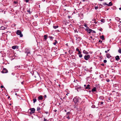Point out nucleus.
Masks as SVG:
<instances>
[{"instance_id": "obj_1", "label": "nucleus", "mask_w": 121, "mask_h": 121, "mask_svg": "<svg viewBox=\"0 0 121 121\" xmlns=\"http://www.w3.org/2000/svg\"><path fill=\"white\" fill-rule=\"evenodd\" d=\"M73 100L74 102L75 105L76 104H78V103H80L81 102V99L79 97H75L73 99Z\"/></svg>"}, {"instance_id": "obj_2", "label": "nucleus", "mask_w": 121, "mask_h": 121, "mask_svg": "<svg viewBox=\"0 0 121 121\" xmlns=\"http://www.w3.org/2000/svg\"><path fill=\"white\" fill-rule=\"evenodd\" d=\"M35 110L34 108H30L28 110V112H29L30 114H32L34 113Z\"/></svg>"}, {"instance_id": "obj_3", "label": "nucleus", "mask_w": 121, "mask_h": 121, "mask_svg": "<svg viewBox=\"0 0 121 121\" xmlns=\"http://www.w3.org/2000/svg\"><path fill=\"white\" fill-rule=\"evenodd\" d=\"M16 33L18 35H19L20 37H23V35L22 34L21 31L20 30H17Z\"/></svg>"}, {"instance_id": "obj_4", "label": "nucleus", "mask_w": 121, "mask_h": 121, "mask_svg": "<svg viewBox=\"0 0 121 121\" xmlns=\"http://www.w3.org/2000/svg\"><path fill=\"white\" fill-rule=\"evenodd\" d=\"M90 57V55H85L84 56V59L86 60H88Z\"/></svg>"}, {"instance_id": "obj_5", "label": "nucleus", "mask_w": 121, "mask_h": 121, "mask_svg": "<svg viewBox=\"0 0 121 121\" xmlns=\"http://www.w3.org/2000/svg\"><path fill=\"white\" fill-rule=\"evenodd\" d=\"M85 30L89 33H90L92 31V30L91 29H89V27L88 28L86 29Z\"/></svg>"}, {"instance_id": "obj_6", "label": "nucleus", "mask_w": 121, "mask_h": 121, "mask_svg": "<svg viewBox=\"0 0 121 121\" xmlns=\"http://www.w3.org/2000/svg\"><path fill=\"white\" fill-rule=\"evenodd\" d=\"M70 113H71L70 112H68L66 113V118L68 119H70V117H69V115Z\"/></svg>"}, {"instance_id": "obj_7", "label": "nucleus", "mask_w": 121, "mask_h": 121, "mask_svg": "<svg viewBox=\"0 0 121 121\" xmlns=\"http://www.w3.org/2000/svg\"><path fill=\"white\" fill-rule=\"evenodd\" d=\"M2 73H6L8 72V70L6 68H4L1 72Z\"/></svg>"}, {"instance_id": "obj_8", "label": "nucleus", "mask_w": 121, "mask_h": 121, "mask_svg": "<svg viewBox=\"0 0 121 121\" xmlns=\"http://www.w3.org/2000/svg\"><path fill=\"white\" fill-rule=\"evenodd\" d=\"M26 53L27 54V55L29 54H30V50L26 48L25 49Z\"/></svg>"}, {"instance_id": "obj_9", "label": "nucleus", "mask_w": 121, "mask_h": 121, "mask_svg": "<svg viewBox=\"0 0 121 121\" xmlns=\"http://www.w3.org/2000/svg\"><path fill=\"white\" fill-rule=\"evenodd\" d=\"M39 100H42L43 99V97L42 95H40L39 96L38 98Z\"/></svg>"}, {"instance_id": "obj_10", "label": "nucleus", "mask_w": 121, "mask_h": 121, "mask_svg": "<svg viewBox=\"0 0 121 121\" xmlns=\"http://www.w3.org/2000/svg\"><path fill=\"white\" fill-rule=\"evenodd\" d=\"M12 48L13 49H18V47L17 46H13L12 47Z\"/></svg>"}, {"instance_id": "obj_11", "label": "nucleus", "mask_w": 121, "mask_h": 121, "mask_svg": "<svg viewBox=\"0 0 121 121\" xmlns=\"http://www.w3.org/2000/svg\"><path fill=\"white\" fill-rule=\"evenodd\" d=\"M92 20L94 21V22L95 24L97 23L98 21V20L97 19H94V20Z\"/></svg>"}, {"instance_id": "obj_12", "label": "nucleus", "mask_w": 121, "mask_h": 121, "mask_svg": "<svg viewBox=\"0 0 121 121\" xmlns=\"http://www.w3.org/2000/svg\"><path fill=\"white\" fill-rule=\"evenodd\" d=\"M100 38L102 40H105V39L104 35H102L101 36H100Z\"/></svg>"}, {"instance_id": "obj_13", "label": "nucleus", "mask_w": 121, "mask_h": 121, "mask_svg": "<svg viewBox=\"0 0 121 121\" xmlns=\"http://www.w3.org/2000/svg\"><path fill=\"white\" fill-rule=\"evenodd\" d=\"M85 89H90V85L89 84H88L86 86V87L85 88Z\"/></svg>"}, {"instance_id": "obj_14", "label": "nucleus", "mask_w": 121, "mask_h": 121, "mask_svg": "<svg viewBox=\"0 0 121 121\" xmlns=\"http://www.w3.org/2000/svg\"><path fill=\"white\" fill-rule=\"evenodd\" d=\"M104 99V98L102 96L100 97L99 98V101L102 100H103Z\"/></svg>"}, {"instance_id": "obj_15", "label": "nucleus", "mask_w": 121, "mask_h": 121, "mask_svg": "<svg viewBox=\"0 0 121 121\" xmlns=\"http://www.w3.org/2000/svg\"><path fill=\"white\" fill-rule=\"evenodd\" d=\"M106 56L108 58H109L111 57L110 55L109 54H107L106 55Z\"/></svg>"}, {"instance_id": "obj_16", "label": "nucleus", "mask_w": 121, "mask_h": 121, "mask_svg": "<svg viewBox=\"0 0 121 121\" xmlns=\"http://www.w3.org/2000/svg\"><path fill=\"white\" fill-rule=\"evenodd\" d=\"M115 59L117 61L119 60L120 59L119 57L118 56H117L115 57Z\"/></svg>"}, {"instance_id": "obj_17", "label": "nucleus", "mask_w": 121, "mask_h": 121, "mask_svg": "<svg viewBox=\"0 0 121 121\" xmlns=\"http://www.w3.org/2000/svg\"><path fill=\"white\" fill-rule=\"evenodd\" d=\"M83 53L84 54H88L89 53L87 52L85 50H83Z\"/></svg>"}, {"instance_id": "obj_18", "label": "nucleus", "mask_w": 121, "mask_h": 121, "mask_svg": "<svg viewBox=\"0 0 121 121\" xmlns=\"http://www.w3.org/2000/svg\"><path fill=\"white\" fill-rule=\"evenodd\" d=\"M96 88L95 87H94L91 90V91L92 92L94 91H96Z\"/></svg>"}, {"instance_id": "obj_19", "label": "nucleus", "mask_w": 121, "mask_h": 121, "mask_svg": "<svg viewBox=\"0 0 121 121\" xmlns=\"http://www.w3.org/2000/svg\"><path fill=\"white\" fill-rule=\"evenodd\" d=\"M40 108L39 107H38L37 109V111L38 112H40Z\"/></svg>"}, {"instance_id": "obj_20", "label": "nucleus", "mask_w": 121, "mask_h": 121, "mask_svg": "<svg viewBox=\"0 0 121 121\" xmlns=\"http://www.w3.org/2000/svg\"><path fill=\"white\" fill-rule=\"evenodd\" d=\"M112 3L111 2H110L107 5L108 6H111L112 5Z\"/></svg>"}, {"instance_id": "obj_21", "label": "nucleus", "mask_w": 121, "mask_h": 121, "mask_svg": "<svg viewBox=\"0 0 121 121\" xmlns=\"http://www.w3.org/2000/svg\"><path fill=\"white\" fill-rule=\"evenodd\" d=\"M44 39H45V40H46L47 39V35H44Z\"/></svg>"}, {"instance_id": "obj_22", "label": "nucleus", "mask_w": 121, "mask_h": 121, "mask_svg": "<svg viewBox=\"0 0 121 121\" xmlns=\"http://www.w3.org/2000/svg\"><path fill=\"white\" fill-rule=\"evenodd\" d=\"M33 100V103H35L37 99L36 98H35Z\"/></svg>"}, {"instance_id": "obj_23", "label": "nucleus", "mask_w": 121, "mask_h": 121, "mask_svg": "<svg viewBox=\"0 0 121 121\" xmlns=\"http://www.w3.org/2000/svg\"><path fill=\"white\" fill-rule=\"evenodd\" d=\"M105 20L104 19H101L100 21L101 22L104 23L105 22Z\"/></svg>"}, {"instance_id": "obj_24", "label": "nucleus", "mask_w": 121, "mask_h": 121, "mask_svg": "<svg viewBox=\"0 0 121 121\" xmlns=\"http://www.w3.org/2000/svg\"><path fill=\"white\" fill-rule=\"evenodd\" d=\"M115 19L118 21H120V19L118 17H116L115 18Z\"/></svg>"}, {"instance_id": "obj_25", "label": "nucleus", "mask_w": 121, "mask_h": 121, "mask_svg": "<svg viewBox=\"0 0 121 121\" xmlns=\"http://www.w3.org/2000/svg\"><path fill=\"white\" fill-rule=\"evenodd\" d=\"M58 27L59 26H53V27L54 29H56V28H58Z\"/></svg>"}, {"instance_id": "obj_26", "label": "nucleus", "mask_w": 121, "mask_h": 121, "mask_svg": "<svg viewBox=\"0 0 121 121\" xmlns=\"http://www.w3.org/2000/svg\"><path fill=\"white\" fill-rule=\"evenodd\" d=\"M55 42L53 43V44L55 45H56L57 43V42L56 40H55Z\"/></svg>"}, {"instance_id": "obj_27", "label": "nucleus", "mask_w": 121, "mask_h": 121, "mask_svg": "<svg viewBox=\"0 0 121 121\" xmlns=\"http://www.w3.org/2000/svg\"><path fill=\"white\" fill-rule=\"evenodd\" d=\"M45 113H46V114H48V116H49L50 115V113L48 111H45Z\"/></svg>"}, {"instance_id": "obj_28", "label": "nucleus", "mask_w": 121, "mask_h": 121, "mask_svg": "<svg viewBox=\"0 0 121 121\" xmlns=\"http://www.w3.org/2000/svg\"><path fill=\"white\" fill-rule=\"evenodd\" d=\"M5 29V27L3 26H2L0 27V29L4 30Z\"/></svg>"}, {"instance_id": "obj_29", "label": "nucleus", "mask_w": 121, "mask_h": 121, "mask_svg": "<svg viewBox=\"0 0 121 121\" xmlns=\"http://www.w3.org/2000/svg\"><path fill=\"white\" fill-rule=\"evenodd\" d=\"M91 107H92V108H98V107H96L95 106V105H93L91 106Z\"/></svg>"}, {"instance_id": "obj_30", "label": "nucleus", "mask_w": 121, "mask_h": 121, "mask_svg": "<svg viewBox=\"0 0 121 121\" xmlns=\"http://www.w3.org/2000/svg\"><path fill=\"white\" fill-rule=\"evenodd\" d=\"M100 77L101 78H103L104 76L103 74H101L100 75Z\"/></svg>"}, {"instance_id": "obj_31", "label": "nucleus", "mask_w": 121, "mask_h": 121, "mask_svg": "<svg viewBox=\"0 0 121 121\" xmlns=\"http://www.w3.org/2000/svg\"><path fill=\"white\" fill-rule=\"evenodd\" d=\"M49 37L50 38V39L51 40V39L52 40L54 38V37L52 36H49Z\"/></svg>"}, {"instance_id": "obj_32", "label": "nucleus", "mask_w": 121, "mask_h": 121, "mask_svg": "<svg viewBox=\"0 0 121 121\" xmlns=\"http://www.w3.org/2000/svg\"><path fill=\"white\" fill-rule=\"evenodd\" d=\"M108 101H110V102H111V98L110 97H109L108 98Z\"/></svg>"}, {"instance_id": "obj_33", "label": "nucleus", "mask_w": 121, "mask_h": 121, "mask_svg": "<svg viewBox=\"0 0 121 121\" xmlns=\"http://www.w3.org/2000/svg\"><path fill=\"white\" fill-rule=\"evenodd\" d=\"M27 11L30 14H31V12L30 10H27Z\"/></svg>"}, {"instance_id": "obj_34", "label": "nucleus", "mask_w": 121, "mask_h": 121, "mask_svg": "<svg viewBox=\"0 0 121 121\" xmlns=\"http://www.w3.org/2000/svg\"><path fill=\"white\" fill-rule=\"evenodd\" d=\"M84 26L85 27L87 28H89V27H88L87 26L86 24H84Z\"/></svg>"}, {"instance_id": "obj_35", "label": "nucleus", "mask_w": 121, "mask_h": 121, "mask_svg": "<svg viewBox=\"0 0 121 121\" xmlns=\"http://www.w3.org/2000/svg\"><path fill=\"white\" fill-rule=\"evenodd\" d=\"M99 103H100V104L101 105L102 104L104 103V102H103L102 101L101 102V101H99Z\"/></svg>"}, {"instance_id": "obj_36", "label": "nucleus", "mask_w": 121, "mask_h": 121, "mask_svg": "<svg viewBox=\"0 0 121 121\" xmlns=\"http://www.w3.org/2000/svg\"><path fill=\"white\" fill-rule=\"evenodd\" d=\"M119 53L121 54V49H119L118 50Z\"/></svg>"}, {"instance_id": "obj_37", "label": "nucleus", "mask_w": 121, "mask_h": 121, "mask_svg": "<svg viewBox=\"0 0 121 121\" xmlns=\"http://www.w3.org/2000/svg\"><path fill=\"white\" fill-rule=\"evenodd\" d=\"M79 57L81 58L82 57V54H79Z\"/></svg>"}, {"instance_id": "obj_38", "label": "nucleus", "mask_w": 121, "mask_h": 121, "mask_svg": "<svg viewBox=\"0 0 121 121\" xmlns=\"http://www.w3.org/2000/svg\"><path fill=\"white\" fill-rule=\"evenodd\" d=\"M44 120L43 121H49L48 120H47L45 118H44Z\"/></svg>"}, {"instance_id": "obj_39", "label": "nucleus", "mask_w": 121, "mask_h": 121, "mask_svg": "<svg viewBox=\"0 0 121 121\" xmlns=\"http://www.w3.org/2000/svg\"><path fill=\"white\" fill-rule=\"evenodd\" d=\"M74 32H75V33H76V32H77V33H78V31H77V29H76L75 30H74Z\"/></svg>"}, {"instance_id": "obj_40", "label": "nucleus", "mask_w": 121, "mask_h": 121, "mask_svg": "<svg viewBox=\"0 0 121 121\" xmlns=\"http://www.w3.org/2000/svg\"><path fill=\"white\" fill-rule=\"evenodd\" d=\"M95 9L96 10L97 9H98V6H95Z\"/></svg>"}, {"instance_id": "obj_41", "label": "nucleus", "mask_w": 121, "mask_h": 121, "mask_svg": "<svg viewBox=\"0 0 121 121\" xmlns=\"http://www.w3.org/2000/svg\"><path fill=\"white\" fill-rule=\"evenodd\" d=\"M78 54L79 55V54H81V52L80 51H78Z\"/></svg>"}, {"instance_id": "obj_42", "label": "nucleus", "mask_w": 121, "mask_h": 121, "mask_svg": "<svg viewBox=\"0 0 121 121\" xmlns=\"http://www.w3.org/2000/svg\"><path fill=\"white\" fill-rule=\"evenodd\" d=\"M107 62V61L106 60H104V63H106Z\"/></svg>"}, {"instance_id": "obj_43", "label": "nucleus", "mask_w": 121, "mask_h": 121, "mask_svg": "<svg viewBox=\"0 0 121 121\" xmlns=\"http://www.w3.org/2000/svg\"><path fill=\"white\" fill-rule=\"evenodd\" d=\"M76 38L79 39H81V38L80 37H78V38L76 37Z\"/></svg>"}, {"instance_id": "obj_44", "label": "nucleus", "mask_w": 121, "mask_h": 121, "mask_svg": "<svg viewBox=\"0 0 121 121\" xmlns=\"http://www.w3.org/2000/svg\"><path fill=\"white\" fill-rule=\"evenodd\" d=\"M72 58L73 59H74L75 58V57L74 55H72Z\"/></svg>"}, {"instance_id": "obj_45", "label": "nucleus", "mask_w": 121, "mask_h": 121, "mask_svg": "<svg viewBox=\"0 0 121 121\" xmlns=\"http://www.w3.org/2000/svg\"><path fill=\"white\" fill-rule=\"evenodd\" d=\"M76 51H79V49L78 48H77L76 49Z\"/></svg>"}, {"instance_id": "obj_46", "label": "nucleus", "mask_w": 121, "mask_h": 121, "mask_svg": "<svg viewBox=\"0 0 121 121\" xmlns=\"http://www.w3.org/2000/svg\"><path fill=\"white\" fill-rule=\"evenodd\" d=\"M103 30V29L102 28H100L99 29V30L101 31H102Z\"/></svg>"}, {"instance_id": "obj_47", "label": "nucleus", "mask_w": 121, "mask_h": 121, "mask_svg": "<svg viewBox=\"0 0 121 121\" xmlns=\"http://www.w3.org/2000/svg\"><path fill=\"white\" fill-rule=\"evenodd\" d=\"M106 81L107 82H109L110 81V80L109 79H107L106 80Z\"/></svg>"}, {"instance_id": "obj_48", "label": "nucleus", "mask_w": 121, "mask_h": 121, "mask_svg": "<svg viewBox=\"0 0 121 121\" xmlns=\"http://www.w3.org/2000/svg\"><path fill=\"white\" fill-rule=\"evenodd\" d=\"M0 87L1 88H4V86H2V85H1V86H0Z\"/></svg>"}, {"instance_id": "obj_49", "label": "nucleus", "mask_w": 121, "mask_h": 121, "mask_svg": "<svg viewBox=\"0 0 121 121\" xmlns=\"http://www.w3.org/2000/svg\"><path fill=\"white\" fill-rule=\"evenodd\" d=\"M103 4L104 5H107V4L106 3H103Z\"/></svg>"}, {"instance_id": "obj_50", "label": "nucleus", "mask_w": 121, "mask_h": 121, "mask_svg": "<svg viewBox=\"0 0 121 121\" xmlns=\"http://www.w3.org/2000/svg\"><path fill=\"white\" fill-rule=\"evenodd\" d=\"M99 4V7L101 8L102 6H103V5H101V4Z\"/></svg>"}, {"instance_id": "obj_51", "label": "nucleus", "mask_w": 121, "mask_h": 121, "mask_svg": "<svg viewBox=\"0 0 121 121\" xmlns=\"http://www.w3.org/2000/svg\"><path fill=\"white\" fill-rule=\"evenodd\" d=\"M25 0L26 3L28 2L29 1V0Z\"/></svg>"}, {"instance_id": "obj_52", "label": "nucleus", "mask_w": 121, "mask_h": 121, "mask_svg": "<svg viewBox=\"0 0 121 121\" xmlns=\"http://www.w3.org/2000/svg\"><path fill=\"white\" fill-rule=\"evenodd\" d=\"M14 3L15 4H17V3L18 2H17L14 1Z\"/></svg>"}, {"instance_id": "obj_53", "label": "nucleus", "mask_w": 121, "mask_h": 121, "mask_svg": "<svg viewBox=\"0 0 121 121\" xmlns=\"http://www.w3.org/2000/svg\"><path fill=\"white\" fill-rule=\"evenodd\" d=\"M99 42H100L101 43L102 42V41L100 40H99Z\"/></svg>"}, {"instance_id": "obj_54", "label": "nucleus", "mask_w": 121, "mask_h": 121, "mask_svg": "<svg viewBox=\"0 0 121 121\" xmlns=\"http://www.w3.org/2000/svg\"><path fill=\"white\" fill-rule=\"evenodd\" d=\"M91 33H95V31L94 30H92V32H91Z\"/></svg>"}, {"instance_id": "obj_55", "label": "nucleus", "mask_w": 121, "mask_h": 121, "mask_svg": "<svg viewBox=\"0 0 121 121\" xmlns=\"http://www.w3.org/2000/svg\"><path fill=\"white\" fill-rule=\"evenodd\" d=\"M44 97L45 98H46L47 97V96L46 95H44Z\"/></svg>"}, {"instance_id": "obj_56", "label": "nucleus", "mask_w": 121, "mask_h": 121, "mask_svg": "<svg viewBox=\"0 0 121 121\" xmlns=\"http://www.w3.org/2000/svg\"><path fill=\"white\" fill-rule=\"evenodd\" d=\"M71 16H68V17L69 19L71 17Z\"/></svg>"}, {"instance_id": "obj_57", "label": "nucleus", "mask_w": 121, "mask_h": 121, "mask_svg": "<svg viewBox=\"0 0 121 121\" xmlns=\"http://www.w3.org/2000/svg\"><path fill=\"white\" fill-rule=\"evenodd\" d=\"M55 112H56L57 111V110L56 109H55L53 111Z\"/></svg>"}, {"instance_id": "obj_58", "label": "nucleus", "mask_w": 121, "mask_h": 121, "mask_svg": "<svg viewBox=\"0 0 121 121\" xmlns=\"http://www.w3.org/2000/svg\"><path fill=\"white\" fill-rule=\"evenodd\" d=\"M101 65H102V66H104V64L103 63L102 64H101Z\"/></svg>"}, {"instance_id": "obj_59", "label": "nucleus", "mask_w": 121, "mask_h": 121, "mask_svg": "<svg viewBox=\"0 0 121 121\" xmlns=\"http://www.w3.org/2000/svg\"><path fill=\"white\" fill-rule=\"evenodd\" d=\"M69 94V93H68L67 94H66V95H68V94Z\"/></svg>"}, {"instance_id": "obj_60", "label": "nucleus", "mask_w": 121, "mask_h": 121, "mask_svg": "<svg viewBox=\"0 0 121 121\" xmlns=\"http://www.w3.org/2000/svg\"><path fill=\"white\" fill-rule=\"evenodd\" d=\"M21 83L22 84H24V82H21Z\"/></svg>"}, {"instance_id": "obj_61", "label": "nucleus", "mask_w": 121, "mask_h": 121, "mask_svg": "<svg viewBox=\"0 0 121 121\" xmlns=\"http://www.w3.org/2000/svg\"><path fill=\"white\" fill-rule=\"evenodd\" d=\"M90 38L91 39H92V36H91L90 38H89V39H90Z\"/></svg>"}, {"instance_id": "obj_62", "label": "nucleus", "mask_w": 121, "mask_h": 121, "mask_svg": "<svg viewBox=\"0 0 121 121\" xmlns=\"http://www.w3.org/2000/svg\"><path fill=\"white\" fill-rule=\"evenodd\" d=\"M10 98V96H9L8 97V99H9V98Z\"/></svg>"}, {"instance_id": "obj_63", "label": "nucleus", "mask_w": 121, "mask_h": 121, "mask_svg": "<svg viewBox=\"0 0 121 121\" xmlns=\"http://www.w3.org/2000/svg\"><path fill=\"white\" fill-rule=\"evenodd\" d=\"M107 51H105V52L106 53H107Z\"/></svg>"}, {"instance_id": "obj_64", "label": "nucleus", "mask_w": 121, "mask_h": 121, "mask_svg": "<svg viewBox=\"0 0 121 121\" xmlns=\"http://www.w3.org/2000/svg\"><path fill=\"white\" fill-rule=\"evenodd\" d=\"M64 111H65V112H67V110H64Z\"/></svg>"}]
</instances>
